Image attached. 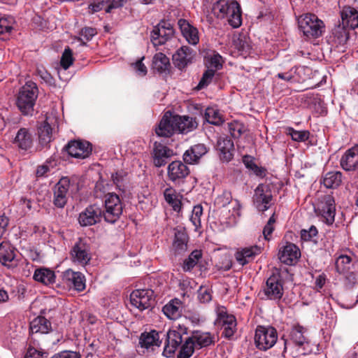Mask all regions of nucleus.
<instances>
[{
	"instance_id": "1",
	"label": "nucleus",
	"mask_w": 358,
	"mask_h": 358,
	"mask_svg": "<svg viewBox=\"0 0 358 358\" xmlns=\"http://www.w3.org/2000/svg\"><path fill=\"white\" fill-rule=\"evenodd\" d=\"M306 333L303 327L299 324L294 326L289 332V341L284 340L282 354L289 352L293 356H298L310 353L312 348Z\"/></svg>"
},
{
	"instance_id": "2",
	"label": "nucleus",
	"mask_w": 358,
	"mask_h": 358,
	"mask_svg": "<svg viewBox=\"0 0 358 358\" xmlns=\"http://www.w3.org/2000/svg\"><path fill=\"white\" fill-rule=\"evenodd\" d=\"M38 90L35 83L28 81L19 90L15 104L22 115L32 116L38 98Z\"/></svg>"
},
{
	"instance_id": "3",
	"label": "nucleus",
	"mask_w": 358,
	"mask_h": 358,
	"mask_svg": "<svg viewBox=\"0 0 358 358\" xmlns=\"http://www.w3.org/2000/svg\"><path fill=\"white\" fill-rule=\"evenodd\" d=\"M298 24L300 31L308 38H317L325 31L323 21L315 14L306 13L300 16L298 18Z\"/></svg>"
},
{
	"instance_id": "4",
	"label": "nucleus",
	"mask_w": 358,
	"mask_h": 358,
	"mask_svg": "<svg viewBox=\"0 0 358 358\" xmlns=\"http://www.w3.org/2000/svg\"><path fill=\"white\" fill-rule=\"evenodd\" d=\"M263 293L266 299L280 301L282 299L284 293L283 280L279 269L272 270L271 275L263 286Z\"/></svg>"
},
{
	"instance_id": "5",
	"label": "nucleus",
	"mask_w": 358,
	"mask_h": 358,
	"mask_svg": "<svg viewBox=\"0 0 358 358\" xmlns=\"http://www.w3.org/2000/svg\"><path fill=\"white\" fill-rule=\"evenodd\" d=\"M255 344L259 350L271 348L278 340V332L272 326L258 325L255 329Z\"/></svg>"
},
{
	"instance_id": "6",
	"label": "nucleus",
	"mask_w": 358,
	"mask_h": 358,
	"mask_svg": "<svg viewBox=\"0 0 358 358\" xmlns=\"http://www.w3.org/2000/svg\"><path fill=\"white\" fill-rule=\"evenodd\" d=\"M123 204L115 193H108L105 195L103 219L106 222L113 224L117 222L122 214Z\"/></svg>"
},
{
	"instance_id": "7",
	"label": "nucleus",
	"mask_w": 358,
	"mask_h": 358,
	"mask_svg": "<svg viewBox=\"0 0 358 358\" xmlns=\"http://www.w3.org/2000/svg\"><path fill=\"white\" fill-rule=\"evenodd\" d=\"M217 316L215 324L221 327L222 336L228 340H233L237 331L236 317L229 314L224 307L218 308Z\"/></svg>"
},
{
	"instance_id": "8",
	"label": "nucleus",
	"mask_w": 358,
	"mask_h": 358,
	"mask_svg": "<svg viewBox=\"0 0 358 358\" xmlns=\"http://www.w3.org/2000/svg\"><path fill=\"white\" fill-rule=\"evenodd\" d=\"M174 32L173 24L162 20L154 27L151 32V41L155 46L164 45L173 38Z\"/></svg>"
},
{
	"instance_id": "9",
	"label": "nucleus",
	"mask_w": 358,
	"mask_h": 358,
	"mask_svg": "<svg viewBox=\"0 0 358 358\" xmlns=\"http://www.w3.org/2000/svg\"><path fill=\"white\" fill-rule=\"evenodd\" d=\"M131 306L138 308L140 311L152 307L155 302L154 291L150 289H142L134 290L130 294Z\"/></svg>"
},
{
	"instance_id": "10",
	"label": "nucleus",
	"mask_w": 358,
	"mask_h": 358,
	"mask_svg": "<svg viewBox=\"0 0 358 358\" xmlns=\"http://www.w3.org/2000/svg\"><path fill=\"white\" fill-rule=\"evenodd\" d=\"M70 254L73 262L81 266L88 264L92 259L89 241L86 238H80L73 246Z\"/></svg>"
},
{
	"instance_id": "11",
	"label": "nucleus",
	"mask_w": 358,
	"mask_h": 358,
	"mask_svg": "<svg viewBox=\"0 0 358 358\" xmlns=\"http://www.w3.org/2000/svg\"><path fill=\"white\" fill-rule=\"evenodd\" d=\"M273 199L271 185L269 184L261 183L255 189L253 201L259 211L267 210Z\"/></svg>"
},
{
	"instance_id": "12",
	"label": "nucleus",
	"mask_w": 358,
	"mask_h": 358,
	"mask_svg": "<svg viewBox=\"0 0 358 358\" xmlns=\"http://www.w3.org/2000/svg\"><path fill=\"white\" fill-rule=\"evenodd\" d=\"M71 180L62 177L54 186L52 203L58 208H63L68 201Z\"/></svg>"
},
{
	"instance_id": "13",
	"label": "nucleus",
	"mask_w": 358,
	"mask_h": 358,
	"mask_svg": "<svg viewBox=\"0 0 358 358\" xmlns=\"http://www.w3.org/2000/svg\"><path fill=\"white\" fill-rule=\"evenodd\" d=\"M103 218V209L98 204L88 206L79 214L78 222L82 227H88L99 223Z\"/></svg>"
},
{
	"instance_id": "14",
	"label": "nucleus",
	"mask_w": 358,
	"mask_h": 358,
	"mask_svg": "<svg viewBox=\"0 0 358 358\" xmlns=\"http://www.w3.org/2000/svg\"><path fill=\"white\" fill-rule=\"evenodd\" d=\"M64 150L69 155L78 159H85L90 157L92 151V144L87 141L73 140L65 145Z\"/></svg>"
},
{
	"instance_id": "15",
	"label": "nucleus",
	"mask_w": 358,
	"mask_h": 358,
	"mask_svg": "<svg viewBox=\"0 0 358 358\" xmlns=\"http://www.w3.org/2000/svg\"><path fill=\"white\" fill-rule=\"evenodd\" d=\"M17 249L10 242L0 243V263L8 268H13L17 265Z\"/></svg>"
},
{
	"instance_id": "16",
	"label": "nucleus",
	"mask_w": 358,
	"mask_h": 358,
	"mask_svg": "<svg viewBox=\"0 0 358 358\" xmlns=\"http://www.w3.org/2000/svg\"><path fill=\"white\" fill-rule=\"evenodd\" d=\"M155 134L159 137L170 138L177 133L176 126L173 122V115L167 111L155 127Z\"/></svg>"
},
{
	"instance_id": "17",
	"label": "nucleus",
	"mask_w": 358,
	"mask_h": 358,
	"mask_svg": "<svg viewBox=\"0 0 358 358\" xmlns=\"http://www.w3.org/2000/svg\"><path fill=\"white\" fill-rule=\"evenodd\" d=\"M153 164L156 167H162L167 163L173 155V150L161 142L155 141L151 153Z\"/></svg>"
},
{
	"instance_id": "18",
	"label": "nucleus",
	"mask_w": 358,
	"mask_h": 358,
	"mask_svg": "<svg viewBox=\"0 0 358 358\" xmlns=\"http://www.w3.org/2000/svg\"><path fill=\"white\" fill-rule=\"evenodd\" d=\"M194 56V50L189 46L183 45L173 55V63L176 68L182 70L192 63Z\"/></svg>"
},
{
	"instance_id": "19",
	"label": "nucleus",
	"mask_w": 358,
	"mask_h": 358,
	"mask_svg": "<svg viewBox=\"0 0 358 358\" xmlns=\"http://www.w3.org/2000/svg\"><path fill=\"white\" fill-rule=\"evenodd\" d=\"M217 150L222 162H229L234 158V144L228 136H220L217 141Z\"/></svg>"
},
{
	"instance_id": "20",
	"label": "nucleus",
	"mask_w": 358,
	"mask_h": 358,
	"mask_svg": "<svg viewBox=\"0 0 358 358\" xmlns=\"http://www.w3.org/2000/svg\"><path fill=\"white\" fill-rule=\"evenodd\" d=\"M12 143L19 150L27 151L34 145V136L29 129L22 127L17 130Z\"/></svg>"
},
{
	"instance_id": "21",
	"label": "nucleus",
	"mask_w": 358,
	"mask_h": 358,
	"mask_svg": "<svg viewBox=\"0 0 358 358\" xmlns=\"http://www.w3.org/2000/svg\"><path fill=\"white\" fill-rule=\"evenodd\" d=\"M62 281L69 287H73L77 291H83L85 288V276L80 272H75L68 269L62 273Z\"/></svg>"
},
{
	"instance_id": "22",
	"label": "nucleus",
	"mask_w": 358,
	"mask_h": 358,
	"mask_svg": "<svg viewBox=\"0 0 358 358\" xmlns=\"http://www.w3.org/2000/svg\"><path fill=\"white\" fill-rule=\"evenodd\" d=\"M183 339L179 333L169 329L166 334V341L162 355L166 357H173L182 344Z\"/></svg>"
},
{
	"instance_id": "23",
	"label": "nucleus",
	"mask_w": 358,
	"mask_h": 358,
	"mask_svg": "<svg viewBox=\"0 0 358 358\" xmlns=\"http://www.w3.org/2000/svg\"><path fill=\"white\" fill-rule=\"evenodd\" d=\"M187 166L181 161H173L167 168L168 178L173 182H180L189 174Z\"/></svg>"
},
{
	"instance_id": "24",
	"label": "nucleus",
	"mask_w": 358,
	"mask_h": 358,
	"mask_svg": "<svg viewBox=\"0 0 358 358\" xmlns=\"http://www.w3.org/2000/svg\"><path fill=\"white\" fill-rule=\"evenodd\" d=\"M279 259L287 265H293L301 257L299 248L294 243H287L279 251Z\"/></svg>"
},
{
	"instance_id": "25",
	"label": "nucleus",
	"mask_w": 358,
	"mask_h": 358,
	"mask_svg": "<svg viewBox=\"0 0 358 358\" xmlns=\"http://www.w3.org/2000/svg\"><path fill=\"white\" fill-rule=\"evenodd\" d=\"M341 167L348 171H354L358 166V144L348 149L340 160Z\"/></svg>"
},
{
	"instance_id": "26",
	"label": "nucleus",
	"mask_w": 358,
	"mask_h": 358,
	"mask_svg": "<svg viewBox=\"0 0 358 358\" xmlns=\"http://www.w3.org/2000/svg\"><path fill=\"white\" fill-rule=\"evenodd\" d=\"M38 136V149L41 150L44 148L48 149L50 147V142L52 140V129L46 121L40 123L37 128Z\"/></svg>"
},
{
	"instance_id": "27",
	"label": "nucleus",
	"mask_w": 358,
	"mask_h": 358,
	"mask_svg": "<svg viewBox=\"0 0 358 358\" xmlns=\"http://www.w3.org/2000/svg\"><path fill=\"white\" fill-rule=\"evenodd\" d=\"M173 122L176 126L177 133L187 134L196 129L198 122L195 117L189 116L173 115Z\"/></svg>"
},
{
	"instance_id": "28",
	"label": "nucleus",
	"mask_w": 358,
	"mask_h": 358,
	"mask_svg": "<svg viewBox=\"0 0 358 358\" xmlns=\"http://www.w3.org/2000/svg\"><path fill=\"white\" fill-rule=\"evenodd\" d=\"M208 152L206 146L203 143H198L191 146L183 154L182 158L185 164H197L199 159Z\"/></svg>"
},
{
	"instance_id": "29",
	"label": "nucleus",
	"mask_w": 358,
	"mask_h": 358,
	"mask_svg": "<svg viewBox=\"0 0 358 358\" xmlns=\"http://www.w3.org/2000/svg\"><path fill=\"white\" fill-rule=\"evenodd\" d=\"M178 25L182 35L189 44L196 45L199 43V31L195 27L190 24L189 22L185 19H180L178 21Z\"/></svg>"
},
{
	"instance_id": "30",
	"label": "nucleus",
	"mask_w": 358,
	"mask_h": 358,
	"mask_svg": "<svg viewBox=\"0 0 358 358\" xmlns=\"http://www.w3.org/2000/svg\"><path fill=\"white\" fill-rule=\"evenodd\" d=\"M198 349L207 348L215 343V335L208 331L195 330L190 336Z\"/></svg>"
},
{
	"instance_id": "31",
	"label": "nucleus",
	"mask_w": 358,
	"mask_h": 358,
	"mask_svg": "<svg viewBox=\"0 0 358 358\" xmlns=\"http://www.w3.org/2000/svg\"><path fill=\"white\" fill-rule=\"evenodd\" d=\"M320 211L325 222L329 225L332 224L336 215L335 201L332 196H324Z\"/></svg>"
},
{
	"instance_id": "32",
	"label": "nucleus",
	"mask_w": 358,
	"mask_h": 358,
	"mask_svg": "<svg viewBox=\"0 0 358 358\" xmlns=\"http://www.w3.org/2000/svg\"><path fill=\"white\" fill-rule=\"evenodd\" d=\"M261 253V248L257 245L242 248L235 253L237 262L244 266L253 260L255 257Z\"/></svg>"
},
{
	"instance_id": "33",
	"label": "nucleus",
	"mask_w": 358,
	"mask_h": 358,
	"mask_svg": "<svg viewBox=\"0 0 358 358\" xmlns=\"http://www.w3.org/2000/svg\"><path fill=\"white\" fill-rule=\"evenodd\" d=\"M341 23L350 29L358 27V11L350 6H344L341 12Z\"/></svg>"
},
{
	"instance_id": "34",
	"label": "nucleus",
	"mask_w": 358,
	"mask_h": 358,
	"mask_svg": "<svg viewBox=\"0 0 358 358\" xmlns=\"http://www.w3.org/2000/svg\"><path fill=\"white\" fill-rule=\"evenodd\" d=\"M52 331L51 322L43 316L34 318L29 324V334H48Z\"/></svg>"
},
{
	"instance_id": "35",
	"label": "nucleus",
	"mask_w": 358,
	"mask_h": 358,
	"mask_svg": "<svg viewBox=\"0 0 358 358\" xmlns=\"http://www.w3.org/2000/svg\"><path fill=\"white\" fill-rule=\"evenodd\" d=\"M33 278L45 285H52L55 282V272L49 268H39L34 271Z\"/></svg>"
},
{
	"instance_id": "36",
	"label": "nucleus",
	"mask_w": 358,
	"mask_h": 358,
	"mask_svg": "<svg viewBox=\"0 0 358 358\" xmlns=\"http://www.w3.org/2000/svg\"><path fill=\"white\" fill-rule=\"evenodd\" d=\"M232 9V1L218 0L213 3L212 12L217 18H225Z\"/></svg>"
},
{
	"instance_id": "37",
	"label": "nucleus",
	"mask_w": 358,
	"mask_h": 358,
	"mask_svg": "<svg viewBox=\"0 0 358 358\" xmlns=\"http://www.w3.org/2000/svg\"><path fill=\"white\" fill-rule=\"evenodd\" d=\"M162 311L170 320L178 319L181 315V301L178 299H172L163 307Z\"/></svg>"
},
{
	"instance_id": "38",
	"label": "nucleus",
	"mask_w": 358,
	"mask_h": 358,
	"mask_svg": "<svg viewBox=\"0 0 358 358\" xmlns=\"http://www.w3.org/2000/svg\"><path fill=\"white\" fill-rule=\"evenodd\" d=\"M139 343L142 348H149L151 346H159L162 341H159V333L155 330L143 333L139 339Z\"/></svg>"
},
{
	"instance_id": "39",
	"label": "nucleus",
	"mask_w": 358,
	"mask_h": 358,
	"mask_svg": "<svg viewBox=\"0 0 358 358\" xmlns=\"http://www.w3.org/2000/svg\"><path fill=\"white\" fill-rule=\"evenodd\" d=\"M333 40L336 45H345L349 39L348 27L343 23H339L332 31Z\"/></svg>"
},
{
	"instance_id": "40",
	"label": "nucleus",
	"mask_w": 358,
	"mask_h": 358,
	"mask_svg": "<svg viewBox=\"0 0 358 358\" xmlns=\"http://www.w3.org/2000/svg\"><path fill=\"white\" fill-rule=\"evenodd\" d=\"M229 24L234 28L239 27L242 24L241 8L236 1H232V9L226 17Z\"/></svg>"
},
{
	"instance_id": "41",
	"label": "nucleus",
	"mask_w": 358,
	"mask_h": 358,
	"mask_svg": "<svg viewBox=\"0 0 358 358\" xmlns=\"http://www.w3.org/2000/svg\"><path fill=\"white\" fill-rule=\"evenodd\" d=\"M196 348L190 336L185 337L180 346L177 358H189L194 352Z\"/></svg>"
},
{
	"instance_id": "42",
	"label": "nucleus",
	"mask_w": 358,
	"mask_h": 358,
	"mask_svg": "<svg viewBox=\"0 0 358 358\" xmlns=\"http://www.w3.org/2000/svg\"><path fill=\"white\" fill-rule=\"evenodd\" d=\"M255 160V159L254 157L248 155L243 156L242 158V162L248 169L252 171L258 177H265L266 172V169L257 165Z\"/></svg>"
},
{
	"instance_id": "43",
	"label": "nucleus",
	"mask_w": 358,
	"mask_h": 358,
	"mask_svg": "<svg viewBox=\"0 0 358 358\" xmlns=\"http://www.w3.org/2000/svg\"><path fill=\"white\" fill-rule=\"evenodd\" d=\"M342 182V173L340 171H331L326 173L323 178V185L327 188L338 187Z\"/></svg>"
},
{
	"instance_id": "44",
	"label": "nucleus",
	"mask_w": 358,
	"mask_h": 358,
	"mask_svg": "<svg viewBox=\"0 0 358 358\" xmlns=\"http://www.w3.org/2000/svg\"><path fill=\"white\" fill-rule=\"evenodd\" d=\"M188 238V236L185 231H178L176 232L173 245L176 252L180 254L187 250Z\"/></svg>"
},
{
	"instance_id": "45",
	"label": "nucleus",
	"mask_w": 358,
	"mask_h": 358,
	"mask_svg": "<svg viewBox=\"0 0 358 358\" xmlns=\"http://www.w3.org/2000/svg\"><path fill=\"white\" fill-rule=\"evenodd\" d=\"M170 66L169 59L162 52L155 54L153 57V67L157 71L162 73Z\"/></svg>"
},
{
	"instance_id": "46",
	"label": "nucleus",
	"mask_w": 358,
	"mask_h": 358,
	"mask_svg": "<svg viewBox=\"0 0 358 358\" xmlns=\"http://www.w3.org/2000/svg\"><path fill=\"white\" fill-rule=\"evenodd\" d=\"M352 266V258L346 255H340L336 261V269L338 273L345 274Z\"/></svg>"
},
{
	"instance_id": "47",
	"label": "nucleus",
	"mask_w": 358,
	"mask_h": 358,
	"mask_svg": "<svg viewBox=\"0 0 358 358\" xmlns=\"http://www.w3.org/2000/svg\"><path fill=\"white\" fill-rule=\"evenodd\" d=\"M204 119L206 122L214 125H220L223 119L219 111L213 108H207L204 113Z\"/></svg>"
},
{
	"instance_id": "48",
	"label": "nucleus",
	"mask_w": 358,
	"mask_h": 358,
	"mask_svg": "<svg viewBox=\"0 0 358 358\" xmlns=\"http://www.w3.org/2000/svg\"><path fill=\"white\" fill-rule=\"evenodd\" d=\"M202 257L201 250H195L191 252L188 258L185 259L182 264L184 271H190L197 264Z\"/></svg>"
},
{
	"instance_id": "49",
	"label": "nucleus",
	"mask_w": 358,
	"mask_h": 358,
	"mask_svg": "<svg viewBox=\"0 0 358 358\" xmlns=\"http://www.w3.org/2000/svg\"><path fill=\"white\" fill-rule=\"evenodd\" d=\"M97 33L96 28L85 27L80 31V36L78 37V41L80 42L81 45L86 46L87 42L91 41L92 38L97 34Z\"/></svg>"
},
{
	"instance_id": "50",
	"label": "nucleus",
	"mask_w": 358,
	"mask_h": 358,
	"mask_svg": "<svg viewBox=\"0 0 358 358\" xmlns=\"http://www.w3.org/2000/svg\"><path fill=\"white\" fill-rule=\"evenodd\" d=\"M285 133L286 134L290 136L293 141L296 142H305L310 137L309 131H297L292 127L286 128Z\"/></svg>"
},
{
	"instance_id": "51",
	"label": "nucleus",
	"mask_w": 358,
	"mask_h": 358,
	"mask_svg": "<svg viewBox=\"0 0 358 358\" xmlns=\"http://www.w3.org/2000/svg\"><path fill=\"white\" fill-rule=\"evenodd\" d=\"M229 131L234 138H238L245 131L244 124L238 121H233L228 123Z\"/></svg>"
},
{
	"instance_id": "52",
	"label": "nucleus",
	"mask_w": 358,
	"mask_h": 358,
	"mask_svg": "<svg viewBox=\"0 0 358 358\" xmlns=\"http://www.w3.org/2000/svg\"><path fill=\"white\" fill-rule=\"evenodd\" d=\"M215 73V70H213V69H208L206 70L203 73L199 84L196 87V90H201L206 88L212 82Z\"/></svg>"
},
{
	"instance_id": "53",
	"label": "nucleus",
	"mask_w": 358,
	"mask_h": 358,
	"mask_svg": "<svg viewBox=\"0 0 358 358\" xmlns=\"http://www.w3.org/2000/svg\"><path fill=\"white\" fill-rule=\"evenodd\" d=\"M233 44L234 48L242 53H248L250 49L248 38L244 35H240L238 38H234Z\"/></svg>"
},
{
	"instance_id": "54",
	"label": "nucleus",
	"mask_w": 358,
	"mask_h": 358,
	"mask_svg": "<svg viewBox=\"0 0 358 358\" xmlns=\"http://www.w3.org/2000/svg\"><path fill=\"white\" fill-rule=\"evenodd\" d=\"M13 29L12 22L7 18L0 19V40H6Z\"/></svg>"
},
{
	"instance_id": "55",
	"label": "nucleus",
	"mask_w": 358,
	"mask_h": 358,
	"mask_svg": "<svg viewBox=\"0 0 358 358\" xmlns=\"http://www.w3.org/2000/svg\"><path fill=\"white\" fill-rule=\"evenodd\" d=\"M73 60L74 59L73 57L72 50L70 49L69 47L66 48L61 57V66L64 69L66 70L73 64Z\"/></svg>"
},
{
	"instance_id": "56",
	"label": "nucleus",
	"mask_w": 358,
	"mask_h": 358,
	"mask_svg": "<svg viewBox=\"0 0 358 358\" xmlns=\"http://www.w3.org/2000/svg\"><path fill=\"white\" fill-rule=\"evenodd\" d=\"M108 5L107 0H90L88 4V13L94 14L104 9Z\"/></svg>"
},
{
	"instance_id": "57",
	"label": "nucleus",
	"mask_w": 358,
	"mask_h": 358,
	"mask_svg": "<svg viewBox=\"0 0 358 358\" xmlns=\"http://www.w3.org/2000/svg\"><path fill=\"white\" fill-rule=\"evenodd\" d=\"M203 215V207L201 205L198 204L195 206L192 212V215L190 217V221L193 224V225L198 229L201 227V217Z\"/></svg>"
},
{
	"instance_id": "58",
	"label": "nucleus",
	"mask_w": 358,
	"mask_h": 358,
	"mask_svg": "<svg viewBox=\"0 0 358 358\" xmlns=\"http://www.w3.org/2000/svg\"><path fill=\"white\" fill-rule=\"evenodd\" d=\"M232 195L231 192L224 190L222 194L219 195L215 200V204L219 208H224L231 203Z\"/></svg>"
},
{
	"instance_id": "59",
	"label": "nucleus",
	"mask_w": 358,
	"mask_h": 358,
	"mask_svg": "<svg viewBox=\"0 0 358 358\" xmlns=\"http://www.w3.org/2000/svg\"><path fill=\"white\" fill-rule=\"evenodd\" d=\"M166 201L171 206L173 210L179 212L181 209L182 203L180 200L177 199L174 194H168L166 191L164 192Z\"/></svg>"
},
{
	"instance_id": "60",
	"label": "nucleus",
	"mask_w": 358,
	"mask_h": 358,
	"mask_svg": "<svg viewBox=\"0 0 358 358\" xmlns=\"http://www.w3.org/2000/svg\"><path fill=\"white\" fill-rule=\"evenodd\" d=\"M48 353L43 350L29 346L27 350L24 358H48Z\"/></svg>"
},
{
	"instance_id": "61",
	"label": "nucleus",
	"mask_w": 358,
	"mask_h": 358,
	"mask_svg": "<svg viewBox=\"0 0 358 358\" xmlns=\"http://www.w3.org/2000/svg\"><path fill=\"white\" fill-rule=\"evenodd\" d=\"M275 222V219L274 217V214L270 217L266 224L264 226L263 229V234L264 238L267 241L271 239V236L272 233L274 231L273 224Z\"/></svg>"
},
{
	"instance_id": "62",
	"label": "nucleus",
	"mask_w": 358,
	"mask_h": 358,
	"mask_svg": "<svg viewBox=\"0 0 358 358\" xmlns=\"http://www.w3.org/2000/svg\"><path fill=\"white\" fill-rule=\"evenodd\" d=\"M107 2L106 13H110L113 9L123 7L127 3V0H107Z\"/></svg>"
},
{
	"instance_id": "63",
	"label": "nucleus",
	"mask_w": 358,
	"mask_h": 358,
	"mask_svg": "<svg viewBox=\"0 0 358 358\" xmlns=\"http://www.w3.org/2000/svg\"><path fill=\"white\" fill-rule=\"evenodd\" d=\"M209 67L213 70H219L222 68V57L219 54H214L209 59Z\"/></svg>"
},
{
	"instance_id": "64",
	"label": "nucleus",
	"mask_w": 358,
	"mask_h": 358,
	"mask_svg": "<svg viewBox=\"0 0 358 358\" xmlns=\"http://www.w3.org/2000/svg\"><path fill=\"white\" fill-rule=\"evenodd\" d=\"M50 358H81V355L76 351L63 350L55 353Z\"/></svg>"
}]
</instances>
